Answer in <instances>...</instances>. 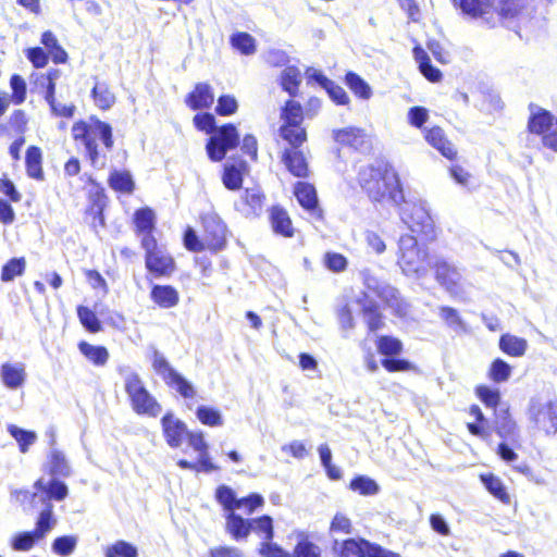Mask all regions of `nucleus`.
<instances>
[{"instance_id":"f257e3e1","label":"nucleus","mask_w":557,"mask_h":557,"mask_svg":"<svg viewBox=\"0 0 557 557\" xmlns=\"http://www.w3.org/2000/svg\"><path fill=\"white\" fill-rule=\"evenodd\" d=\"M154 225V211L149 207H141V248L146 251L147 280L168 278L176 269L174 258L152 235Z\"/></svg>"},{"instance_id":"f03ea898","label":"nucleus","mask_w":557,"mask_h":557,"mask_svg":"<svg viewBox=\"0 0 557 557\" xmlns=\"http://www.w3.org/2000/svg\"><path fill=\"white\" fill-rule=\"evenodd\" d=\"M71 135L76 145L84 147L85 157L95 169L99 168L101 158L97 141H101L108 151L114 147L112 126L96 115L75 121L71 127Z\"/></svg>"},{"instance_id":"7ed1b4c3","label":"nucleus","mask_w":557,"mask_h":557,"mask_svg":"<svg viewBox=\"0 0 557 557\" xmlns=\"http://www.w3.org/2000/svg\"><path fill=\"white\" fill-rule=\"evenodd\" d=\"M359 182L373 201L388 199L396 206H400L404 201L400 181L394 170H386L382 173L372 166L363 168L359 172Z\"/></svg>"},{"instance_id":"20e7f679","label":"nucleus","mask_w":557,"mask_h":557,"mask_svg":"<svg viewBox=\"0 0 557 557\" xmlns=\"http://www.w3.org/2000/svg\"><path fill=\"white\" fill-rule=\"evenodd\" d=\"M194 124L198 129L212 134L206 149L210 160L214 162L223 160L227 151L239 144V134L236 127L233 124H225L216 128L215 117L211 113L196 114Z\"/></svg>"},{"instance_id":"39448f33","label":"nucleus","mask_w":557,"mask_h":557,"mask_svg":"<svg viewBox=\"0 0 557 557\" xmlns=\"http://www.w3.org/2000/svg\"><path fill=\"white\" fill-rule=\"evenodd\" d=\"M57 520L53 516V506L47 504L40 511L35 528L30 531L14 533L9 545L14 552H29L54 528Z\"/></svg>"},{"instance_id":"423d86ee","label":"nucleus","mask_w":557,"mask_h":557,"mask_svg":"<svg viewBox=\"0 0 557 557\" xmlns=\"http://www.w3.org/2000/svg\"><path fill=\"white\" fill-rule=\"evenodd\" d=\"M40 44L44 48L36 46L25 50V57L34 69L46 67L49 60L54 64H65L69 61V53L52 30L48 29L41 34Z\"/></svg>"},{"instance_id":"0eeeda50","label":"nucleus","mask_w":557,"mask_h":557,"mask_svg":"<svg viewBox=\"0 0 557 557\" xmlns=\"http://www.w3.org/2000/svg\"><path fill=\"white\" fill-rule=\"evenodd\" d=\"M398 264L406 275H424L428 271L426 250L418 245L411 235L399 238Z\"/></svg>"},{"instance_id":"6e6552de","label":"nucleus","mask_w":557,"mask_h":557,"mask_svg":"<svg viewBox=\"0 0 557 557\" xmlns=\"http://www.w3.org/2000/svg\"><path fill=\"white\" fill-rule=\"evenodd\" d=\"M91 185L86 194V206L84 209V221L95 231L106 226L104 211L109 205V196L104 187L92 178Z\"/></svg>"},{"instance_id":"1a4fd4ad","label":"nucleus","mask_w":557,"mask_h":557,"mask_svg":"<svg viewBox=\"0 0 557 557\" xmlns=\"http://www.w3.org/2000/svg\"><path fill=\"white\" fill-rule=\"evenodd\" d=\"M149 351L151 352L150 360L156 373L182 397L193 398L196 395L193 384L171 367L163 354L159 352L154 347H150Z\"/></svg>"},{"instance_id":"9d476101","label":"nucleus","mask_w":557,"mask_h":557,"mask_svg":"<svg viewBox=\"0 0 557 557\" xmlns=\"http://www.w3.org/2000/svg\"><path fill=\"white\" fill-rule=\"evenodd\" d=\"M528 416L546 435H557V401L533 397L529 403Z\"/></svg>"},{"instance_id":"9b49d317","label":"nucleus","mask_w":557,"mask_h":557,"mask_svg":"<svg viewBox=\"0 0 557 557\" xmlns=\"http://www.w3.org/2000/svg\"><path fill=\"white\" fill-rule=\"evenodd\" d=\"M400 206V219L411 232L426 236L433 232V221L424 201L409 202L404 199Z\"/></svg>"},{"instance_id":"f8f14e48","label":"nucleus","mask_w":557,"mask_h":557,"mask_svg":"<svg viewBox=\"0 0 557 557\" xmlns=\"http://www.w3.org/2000/svg\"><path fill=\"white\" fill-rule=\"evenodd\" d=\"M208 246L213 250H221L226 243V226L215 213H207L202 216Z\"/></svg>"},{"instance_id":"ddd939ff","label":"nucleus","mask_w":557,"mask_h":557,"mask_svg":"<svg viewBox=\"0 0 557 557\" xmlns=\"http://www.w3.org/2000/svg\"><path fill=\"white\" fill-rule=\"evenodd\" d=\"M29 117L25 110H13L7 121L0 119V138H25Z\"/></svg>"},{"instance_id":"4468645a","label":"nucleus","mask_w":557,"mask_h":557,"mask_svg":"<svg viewBox=\"0 0 557 557\" xmlns=\"http://www.w3.org/2000/svg\"><path fill=\"white\" fill-rule=\"evenodd\" d=\"M374 543L364 539H347L339 541L335 539L332 544V553L337 557H369Z\"/></svg>"},{"instance_id":"2eb2a0df","label":"nucleus","mask_w":557,"mask_h":557,"mask_svg":"<svg viewBox=\"0 0 557 557\" xmlns=\"http://www.w3.org/2000/svg\"><path fill=\"white\" fill-rule=\"evenodd\" d=\"M435 275L437 282L450 294H458L462 275L460 271L446 260H438L435 263Z\"/></svg>"},{"instance_id":"dca6fc26","label":"nucleus","mask_w":557,"mask_h":557,"mask_svg":"<svg viewBox=\"0 0 557 557\" xmlns=\"http://www.w3.org/2000/svg\"><path fill=\"white\" fill-rule=\"evenodd\" d=\"M295 196L299 205L313 218H322V210L319 207L317 191L311 184L298 182L295 186Z\"/></svg>"},{"instance_id":"f3484780","label":"nucleus","mask_w":557,"mask_h":557,"mask_svg":"<svg viewBox=\"0 0 557 557\" xmlns=\"http://www.w3.org/2000/svg\"><path fill=\"white\" fill-rule=\"evenodd\" d=\"M263 195L258 187L246 188L235 201V209L245 216L258 215L263 203Z\"/></svg>"},{"instance_id":"a211bd4d","label":"nucleus","mask_w":557,"mask_h":557,"mask_svg":"<svg viewBox=\"0 0 557 557\" xmlns=\"http://www.w3.org/2000/svg\"><path fill=\"white\" fill-rule=\"evenodd\" d=\"M161 423L166 443L173 448L180 447L184 437L188 434L186 424L171 413H166L162 418Z\"/></svg>"},{"instance_id":"6ab92c4d","label":"nucleus","mask_w":557,"mask_h":557,"mask_svg":"<svg viewBox=\"0 0 557 557\" xmlns=\"http://www.w3.org/2000/svg\"><path fill=\"white\" fill-rule=\"evenodd\" d=\"M191 110L208 109L214 102V95L209 84L198 83L185 100Z\"/></svg>"},{"instance_id":"aec40b11","label":"nucleus","mask_w":557,"mask_h":557,"mask_svg":"<svg viewBox=\"0 0 557 557\" xmlns=\"http://www.w3.org/2000/svg\"><path fill=\"white\" fill-rule=\"evenodd\" d=\"M0 377L5 387L16 389L26 380L25 366L23 363L4 362L0 367Z\"/></svg>"},{"instance_id":"412c9836","label":"nucleus","mask_w":557,"mask_h":557,"mask_svg":"<svg viewBox=\"0 0 557 557\" xmlns=\"http://www.w3.org/2000/svg\"><path fill=\"white\" fill-rule=\"evenodd\" d=\"M225 520L226 532L237 542L246 540L250 532H252L251 519H244L234 511H231L225 516Z\"/></svg>"},{"instance_id":"4be33fe9","label":"nucleus","mask_w":557,"mask_h":557,"mask_svg":"<svg viewBox=\"0 0 557 557\" xmlns=\"http://www.w3.org/2000/svg\"><path fill=\"white\" fill-rule=\"evenodd\" d=\"M42 161L41 148L35 145L28 146L25 151V170L28 177L36 181L45 180Z\"/></svg>"},{"instance_id":"5701e85b","label":"nucleus","mask_w":557,"mask_h":557,"mask_svg":"<svg viewBox=\"0 0 557 557\" xmlns=\"http://www.w3.org/2000/svg\"><path fill=\"white\" fill-rule=\"evenodd\" d=\"M108 185L116 194L129 195L136 188L135 181L126 170H113L108 175Z\"/></svg>"},{"instance_id":"b1692460","label":"nucleus","mask_w":557,"mask_h":557,"mask_svg":"<svg viewBox=\"0 0 557 557\" xmlns=\"http://www.w3.org/2000/svg\"><path fill=\"white\" fill-rule=\"evenodd\" d=\"M150 297L154 304L164 309L173 308L180 301L178 292L170 285H153Z\"/></svg>"},{"instance_id":"393cba45","label":"nucleus","mask_w":557,"mask_h":557,"mask_svg":"<svg viewBox=\"0 0 557 557\" xmlns=\"http://www.w3.org/2000/svg\"><path fill=\"white\" fill-rule=\"evenodd\" d=\"M336 143L349 146L354 149H361L366 144L367 135L361 128L347 127L333 132Z\"/></svg>"},{"instance_id":"a878e982","label":"nucleus","mask_w":557,"mask_h":557,"mask_svg":"<svg viewBox=\"0 0 557 557\" xmlns=\"http://www.w3.org/2000/svg\"><path fill=\"white\" fill-rule=\"evenodd\" d=\"M79 352L95 367L107 364L110 354L107 347L102 345H92L86 341H81L77 345Z\"/></svg>"},{"instance_id":"bb28decb","label":"nucleus","mask_w":557,"mask_h":557,"mask_svg":"<svg viewBox=\"0 0 557 557\" xmlns=\"http://www.w3.org/2000/svg\"><path fill=\"white\" fill-rule=\"evenodd\" d=\"M426 141L438 150L445 158L453 159L456 150L453 144L445 137L441 127H432L425 134Z\"/></svg>"},{"instance_id":"cd10ccee","label":"nucleus","mask_w":557,"mask_h":557,"mask_svg":"<svg viewBox=\"0 0 557 557\" xmlns=\"http://www.w3.org/2000/svg\"><path fill=\"white\" fill-rule=\"evenodd\" d=\"M282 160L293 175L297 177L307 176L308 165L306 159L297 149H285Z\"/></svg>"},{"instance_id":"c85d7f7f","label":"nucleus","mask_w":557,"mask_h":557,"mask_svg":"<svg viewBox=\"0 0 557 557\" xmlns=\"http://www.w3.org/2000/svg\"><path fill=\"white\" fill-rule=\"evenodd\" d=\"M499 349L510 357H522L528 349V342L516 335L503 334L498 343Z\"/></svg>"},{"instance_id":"c756f323","label":"nucleus","mask_w":557,"mask_h":557,"mask_svg":"<svg viewBox=\"0 0 557 557\" xmlns=\"http://www.w3.org/2000/svg\"><path fill=\"white\" fill-rule=\"evenodd\" d=\"M91 98L95 106L101 111L109 110L115 101V97L108 84L99 81L95 83L91 89Z\"/></svg>"},{"instance_id":"7c9ffc66","label":"nucleus","mask_w":557,"mask_h":557,"mask_svg":"<svg viewBox=\"0 0 557 557\" xmlns=\"http://www.w3.org/2000/svg\"><path fill=\"white\" fill-rule=\"evenodd\" d=\"M271 224L276 234L285 237L293 236L292 221L287 212L281 207H273L270 213Z\"/></svg>"},{"instance_id":"2f4dec72","label":"nucleus","mask_w":557,"mask_h":557,"mask_svg":"<svg viewBox=\"0 0 557 557\" xmlns=\"http://www.w3.org/2000/svg\"><path fill=\"white\" fill-rule=\"evenodd\" d=\"M48 473L51 476L66 478L71 474V469L65 455L58 449L50 451L48 456Z\"/></svg>"},{"instance_id":"473e14b6","label":"nucleus","mask_w":557,"mask_h":557,"mask_svg":"<svg viewBox=\"0 0 557 557\" xmlns=\"http://www.w3.org/2000/svg\"><path fill=\"white\" fill-rule=\"evenodd\" d=\"M375 295L397 313H405L406 305L401 300L399 293L395 287L384 283Z\"/></svg>"},{"instance_id":"72a5a7b5","label":"nucleus","mask_w":557,"mask_h":557,"mask_svg":"<svg viewBox=\"0 0 557 557\" xmlns=\"http://www.w3.org/2000/svg\"><path fill=\"white\" fill-rule=\"evenodd\" d=\"M463 13L471 16H483L493 10L494 0H454Z\"/></svg>"},{"instance_id":"f704fd0d","label":"nucleus","mask_w":557,"mask_h":557,"mask_svg":"<svg viewBox=\"0 0 557 557\" xmlns=\"http://www.w3.org/2000/svg\"><path fill=\"white\" fill-rule=\"evenodd\" d=\"M345 83L348 88L360 99L369 100L372 97V88L357 73L348 72L345 76Z\"/></svg>"},{"instance_id":"c9c22d12","label":"nucleus","mask_w":557,"mask_h":557,"mask_svg":"<svg viewBox=\"0 0 557 557\" xmlns=\"http://www.w3.org/2000/svg\"><path fill=\"white\" fill-rule=\"evenodd\" d=\"M301 83V74L296 66H286L281 74V86L290 97H295Z\"/></svg>"},{"instance_id":"e433bc0d","label":"nucleus","mask_w":557,"mask_h":557,"mask_svg":"<svg viewBox=\"0 0 557 557\" xmlns=\"http://www.w3.org/2000/svg\"><path fill=\"white\" fill-rule=\"evenodd\" d=\"M280 135L292 146L290 149H297L307 138L305 128L297 124H283L280 127Z\"/></svg>"},{"instance_id":"4c0bfd02","label":"nucleus","mask_w":557,"mask_h":557,"mask_svg":"<svg viewBox=\"0 0 557 557\" xmlns=\"http://www.w3.org/2000/svg\"><path fill=\"white\" fill-rule=\"evenodd\" d=\"M362 313L370 332H375L383 326V318L376 302L367 299L362 305Z\"/></svg>"},{"instance_id":"58836bf2","label":"nucleus","mask_w":557,"mask_h":557,"mask_svg":"<svg viewBox=\"0 0 557 557\" xmlns=\"http://www.w3.org/2000/svg\"><path fill=\"white\" fill-rule=\"evenodd\" d=\"M438 315L446 323V325L454 330L456 333L467 331L466 322L462 320L459 312L455 308L442 306L438 308Z\"/></svg>"},{"instance_id":"ea45409f","label":"nucleus","mask_w":557,"mask_h":557,"mask_svg":"<svg viewBox=\"0 0 557 557\" xmlns=\"http://www.w3.org/2000/svg\"><path fill=\"white\" fill-rule=\"evenodd\" d=\"M11 95L9 96L12 104L21 106L27 98V84L20 74H12L9 79Z\"/></svg>"},{"instance_id":"a19ab883","label":"nucleus","mask_w":557,"mask_h":557,"mask_svg":"<svg viewBox=\"0 0 557 557\" xmlns=\"http://www.w3.org/2000/svg\"><path fill=\"white\" fill-rule=\"evenodd\" d=\"M8 432L17 442L18 449L23 454L28 451L37 438L34 431L24 430L14 424L8 426Z\"/></svg>"},{"instance_id":"79ce46f5","label":"nucleus","mask_w":557,"mask_h":557,"mask_svg":"<svg viewBox=\"0 0 557 557\" xmlns=\"http://www.w3.org/2000/svg\"><path fill=\"white\" fill-rule=\"evenodd\" d=\"M26 268L24 257L12 258L5 262L1 269L0 278L2 282L13 281L16 276H21Z\"/></svg>"},{"instance_id":"37998d69","label":"nucleus","mask_w":557,"mask_h":557,"mask_svg":"<svg viewBox=\"0 0 557 557\" xmlns=\"http://www.w3.org/2000/svg\"><path fill=\"white\" fill-rule=\"evenodd\" d=\"M77 317L81 324L89 332V333H98L102 330V324L100 320L97 318L96 313L86 306H78Z\"/></svg>"},{"instance_id":"c03bdc74","label":"nucleus","mask_w":557,"mask_h":557,"mask_svg":"<svg viewBox=\"0 0 557 557\" xmlns=\"http://www.w3.org/2000/svg\"><path fill=\"white\" fill-rule=\"evenodd\" d=\"M35 487L37 490L46 491L48 498L55 500H63L69 494L67 486L58 480H51L48 483V486H45L41 480H37L35 482Z\"/></svg>"},{"instance_id":"a18cd8bd","label":"nucleus","mask_w":557,"mask_h":557,"mask_svg":"<svg viewBox=\"0 0 557 557\" xmlns=\"http://www.w3.org/2000/svg\"><path fill=\"white\" fill-rule=\"evenodd\" d=\"M349 487L364 496L375 495L380 491L377 483L369 476L358 475L350 481Z\"/></svg>"},{"instance_id":"49530a36","label":"nucleus","mask_w":557,"mask_h":557,"mask_svg":"<svg viewBox=\"0 0 557 557\" xmlns=\"http://www.w3.org/2000/svg\"><path fill=\"white\" fill-rule=\"evenodd\" d=\"M281 117L284 124L300 125L304 120V111L300 103L294 100L286 101L282 109Z\"/></svg>"},{"instance_id":"de8ad7c7","label":"nucleus","mask_w":557,"mask_h":557,"mask_svg":"<svg viewBox=\"0 0 557 557\" xmlns=\"http://www.w3.org/2000/svg\"><path fill=\"white\" fill-rule=\"evenodd\" d=\"M523 0H499L495 11L502 18L510 20L521 14Z\"/></svg>"},{"instance_id":"09e8293b","label":"nucleus","mask_w":557,"mask_h":557,"mask_svg":"<svg viewBox=\"0 0 557 557\" xmlns=\"http://www.w3.org/2000/svg\"><path fill=\"white\" fill-rule=\"evenodd\" d=\"M232 46L245 55L256 52V40L248 33H236L231 37Z\"/></svg>"},{"instance_id":"8fccbe9b","label":"nucleus","mask_w":557,"mask_h":557,"mask_svg":"<svg viewBox=\"0 0 557 557\" xmlns=\"http://www.w3.org/2000/svg\"><path fill=\"white\" fill-rule=\"evenodd\" d=\"M376 347L380 354L391 358L401 352L403 343L393 336H381L377 339Z\"/></svg>"},{"instance_id":"3c124183","label":"nucleus","mask_w":557,"mask_h":557,"mask_svg":"<svg viewBox=\"0 0 557 557\" xmlns=\"http://www.w3.org/2000/svg\"><path fill=\"white\" fill-rule=\"evenodd\" d=\"M482 482L486 490L493 494L496 498L500 499L504 503L509 502V495L506 492V488L497 476L493 474L481 475Z\"/></svg>"},{"instance_id":"603ef678","label":"nucleus","mask_w":557,"mask_h":557,"mask_svg":"<svg viewBox=\"0 0 557 557\" xmlns=\"http://www.w3.org/2000/svg\"><path fill=\"white\" fill-rule=\"evenodd\" d=\"M511 371V367L505 360L497 358L490 367L488 376L495 383H503L508 381Z\"/></svg>"},{"instance_id":"864d4df0","label":"nucleus","mask_w":557,"mask_h":557,"mask_svg":"<svg viewBox=\"0 0 557 557\" xmlns=\"http://www.w3.org/2000/svg\"><path fill=\"white\" fill-rule=\"evenodd\" d=\"M196 416L202 424L209 426H221L223 424L221 412L212 407L199 406Z\"/></svg>"},{"instance_id":"5fc2aeb1","label":"nucleus","mask_w":557,"mask_h":557,"mask_svg":"<svg viewBox=\"0 0 557 557\" xmlns=\"http://www.w3.org/2000/svg\"><path fill=\"white\" fill-rule=\"evenodd\" d=\"M293 557H321V548L309 541L307 536H302L296 544Z\"/></svg>"},{"instance_id":"6e6d98bb","label":"nucleus","mask_w":557,"mask_h":557,"mask_svg":"<svg viewBox=\"0 0 557 557\" xmlns=\"http://www.w3.org/2000/svg\"><path fill=\"white\" fill-rule=\"evenodd\" d=\"M77 544V539L73 535H62L55 537L52 542V550L62 557L71 555Z\"/></svg>"},{"instance_id":"4d7b16f0","label":"nucleus","mask_w":557,"mask_h":557,"mask_svg":"<svg viewBox=\"0 0 557 557\" xmlns=\"http://www.w3.org/2000/svg\"><path fill=\"white\" fill-rule=\"evenodd\" d=\"M106 557H137V548L125 541H117L106 548Z\"/></svg>"},{"instance_id":"13d9d810","label":"nucleus","mask_w":557,"mask_h":557,"mask_svg":"<svg viewBox=\"0 0 557 557\" xmlns=\"http://www.w3.org/2000/svg\"><path fill=\"white\" fill-rule=\"evenodd\" d=\"M252 531L262 535L264 541H272L274 537L273 521L270 516L251 519Z\"/></svg>"},{"instance_id":"bf43d9fd","label":"nucleus","mask_w":557,"mask_h":557,"mask_svg":"<svg viewBox=\"0 0 557 557\" xmlns=\"http://www.w3.org/2000/svg\"><path fill=\"white\" fill-rule=\"evenodd\" d=\"M216 500L223 506L228 512L236 509L237 497L235 492L227 485H221L215 492Z\"/></svg>"},{"instance_id":"052dcab7","label":"nucleus","mask_w":557,"mask_h":557,"mask_svg":"<svg viewBox=\"0 0 557 557\" xmlns=\"http://www.w3.org/2000/svg\"><path fill=\"white\" fill-rule=\"evenodd\" d=\"M222 180L227 189L236 190L242 186L243 175L235 165H225Z\"/></svg>"},{"instance_id":"680f3d73","label":"nucleus","mask_w":557,"mask_h":557,"mask_svg":"<svg viewBox=\"0 0 557 557\" xmlns=\"http://www.w3.org/2000/svg\"><path fill=\"white\" fill-rule=\"evenodd\" d=\"M125 389L131 398L133 409L139 412V376L132 373L125 379Z\"/></svg>"},{"instance_id":"e2e57ef3","label":"nucleus","mask_w":557,"mask_h":557,"mask_svg":"<svg viewBox=\"0 0 557 557\" xmlns=\"http://www.w3.org/2000/svg\"><path fill=\"white\" fill-rule=\"evenodd\" d=\"M352 531H354L352 523L346 515H344L342 512H337L333 517L331 524H330V533L331 534H336V533L351 534Z\"/></svg>"},{"instance_id":"0e129e2a","label":"nucleus","mask_w":557,"mask_h":557,"mask_svg":"<svg viewBox=\"0 0 557 557\" xmlns=\"http://www.w3.org/2000/svg\"><path fill=\"white\" fill-rule=\"evenodd\" d=\"M238 103L235 97L231 95H223L219 97L215 112L219 115L227 116L232 115L237 111Z\"/></svg>"},{"instance_id":"69168bd1","label":"nucleus","mask_w":557,"mask_h":557,"mask_svg":"<svg viewBox=\"0 0 557 557\" xmlns=\"http://www.w3.org/2000/svg\"><path fill=\"white\" fill-rule=\"evenodd\" d=\"M325 91L330 96V98L336 103L341 106H345L349 103V97L345 89L337 85L335 82L330 81L324 87Z\"/></svg>"},{"instance_id":"338daca9","label":"nucleus","mask_w":557,"mask_h":557,"mask_svg":"<svg viewBox=\"0 0 557 557\" xmlns=\"http://www.w3.org/2000/svg\"><path fill=\"white\" fill-rule=\"evenodd\" d=\"M161 411L158 401L141 386V413L157 417Z\"/></svg>"},{"instance_id":"774afa93","label":"nucleus","mask_w":557,"mask_h":557,"mask_svg":"<svg viewBox=\"0 0 557 557\" xmlns=\"http://www.w3.org/2000/svg\"><path fill=\"white\" fill-rule=\"evenodd\" d=\"M258 552L262 557H293L292 554L272 541H263Z\"/></svg>"}]
</instances>
